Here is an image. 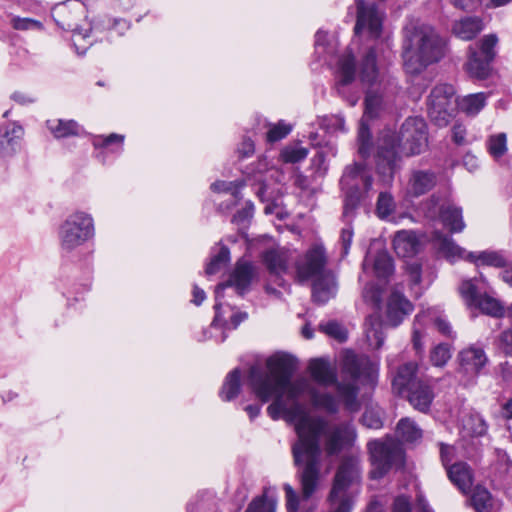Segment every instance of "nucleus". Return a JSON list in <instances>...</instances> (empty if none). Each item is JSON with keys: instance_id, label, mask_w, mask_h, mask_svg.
Listing matches in <instances>:
<instances>
[{"instance_id": "1", "label": "nucleus", "mask_w": 512, "mask_h": 512, "mask_svg": "<svg viewBox=\"0 0 512 512\" xmlns=\"http://www.w3.org/2000/svg\"><path fill=\"white\" fill-rule=\"evenodd\" d=\"M296 359L286 353H276L266 360L267 370L258 365L251 366L248 385L258 399L266 403L273 399L267 413L273 420L283 417L295 423L297 440L292 445V456L297 467L304 498H309L317 490L321 478V459L324 452L334 456L353 444L356 431L350 423H341L329 428L322 417H312L305 413L298 399L308 394L312 404L328 413L339 410L337 399L330 393H320L306 379L291 382L296 370Z\"/></svg>"}, {"instance_id": "2", "label": "nucleus", "mask_w": 512, "mask_h": 512, "mask_svg": "<svg viewBox=\"0 0 512 512\" xmlns=\"http://www.w3.org/2000/svg\"><path fill=\"white\" fill-rule=\"evenodd\" d=\"M312 378L321 385H335L338 399L343 403L345 409L350 412H357L360 407L358 400L359 388L355 381L363 379L367 382H374L377 372V363L371 361L366 355H357L353 351H346L343 354L342 371L349 375L353 382L338 381L336 370L323 359H314L309 364Z\"/></svg>"}, {"instance_id": "3", "label": "nucleus", "mask_w": 512, "mask_h": 512, "mask_svg": "<svg viewBox=\"0 0 512 512\" xmlns=\"http://www.w3.org/2000/svg\"><path fill=\"white\" fill-rule=\"evenodd\" d=\"M427 125L419 117L407 118L401 126L399 135L386 131L377 142L376 169L385 184H391L396 171L400 168L401 148L407 155H415L427 146Z\"/></svg>"}, {"instance_id": "4", "label": "nucleus", "mask_w": 512, "mask_h": 512, "mask_svg": "<svg viewBox=\"0 0 512 512\" xmlns=\"http://www.w3.org/2000/svg\"><path fill=\"white\" fill-rule=\"evenodd\" d=\"M402 58L407 74L419 75L445 55V41L425 23H411L404 28Z\"/></svg>"}, {"instance_id": "5", "label": "nucleus", "mask_w": 512, "mask_h": 512, "mask_svg": "<svg viewBox=\"0 0 512 512\" xmlns=\"http://www.w3.org/2000/svg\"><path fill=\"white\" fill-rule=\"evenodd\" d=\"M51 15L60 28L72 32V41L77 53L84 54L91 45L90 41H87V45H82V41L90 37L91 31L86 20L87 9L84 3L79 0L58 3L52 8Z\"/></svg>"}, {"instance_id": "6", "label": "nucleus", "mask_w": 512, "mask_h": 512, "mask_svg": "<svg viewBox=\"0 0 512 512\" xmlns=\"http://www.w3.org/2000/svg\"><path fill=\"white\" fill-rule=\"evenodd\" d=\"M373 178L367 165L355 162L346 166L340 180V185L345 193L343 217L350 222L354 212L372 188Z\"/></svg>"}, {"instance_id": "7", "label": "nucleus", "mask_w": 512, "mask_h": 512, "mask_svg": "<svg viewBox=\"0 0 512 512\" xmlns=\"http://www.w3.org/2000/svg\"><path fill=\"white\" fill-rule=\"evenodd\" d=\"M358 477L357 460L354 458L344 459L336 472L329 495L331 512H351L352 500L347 494V489Z\"/></svg>"}, {"instance_id": "8", "label": "nucleus", "mask_w": 512, "mask_h": 512, "mask_svg": "<svg viewBox=\"0 0 512 512\" xmlns=\"http://www.w3.org/2000/svg\"><path fill=\"white\" fill-rule=\"evenodd\" d=\"M94 233V221L91 215L77 211L69 215L60 226V246L63 250L72 251L90 240Z\"/></svg>"}, {"instance_id": "9", "label": "nucleus", "mask_w": 512, "mask_h": 512, "mask_svg": "<svg viewBox=\"0 0 512 512\" xmlns=\"http://www.w3.org/2000/svg\"><path fill=\"white\" fill-rule=\"evenodd\" d=\"M256 277V267L249 261L240 259L237 261L233 271L231 272L229 279L219 284L215 289V306L216 311L215 318L212 322V326L216 325L220 321V307L223 305L221 299L224 297V291L226 288H235L237 294L243 296L248 290Z\"/></svg>"}, {"instance_id": "10", "label": "nucleus", "mask_w": 512, "mask_h": 512, "mask_svg": "<svg viewBox=\"0 0 512 512\" xmlns=\"http://www.w3.org/2000/svg\"><path fill=\"white\" fill-rule=\"evenodd\" d=\"M378 79L379 71L376 63V53L371 48L363 57L360 65V80L363 84L369 86L365 97L364 119L377 117L382 109V96L372 89V86L378 82Z\"/></svg>"}, {"instance_id": "11", "label": "nucleus", "mask_w": 512, "mask_h": 512, "mask_svg": "<svg viewBox=\"0 0 512 512\" xmlns=\"http://www.w3.org/2000/svg\"><path fill=\"white\" fill-rule=\"evenodd\" d=\"M455 89L450 84H438L430 92L427 100L430 120L439 127L447 126L453 117Z\"/></svg>"}, {"instance_id": "12", "label": "nucleus", "mask_w": 512, "mask_h": 512, "mask_svg": "<svg viewBox=\"0 0 512 512\" xmlns=\"http://www.w3.org/2000/svg\"><path fill=\"white\" fill-rule=\"evenodd\" d=\"M373 469L370 474L373 479L382 478L393 464L402 462L403 451L399 444L392 439L386 441H371L368 443Z\"/></svg>"}, {"instance_id": "13", "label": "nucleus", "mask_w": 512, "mask_h": 512, "mask_svg": "<svg viewBox=\"0 0 512 512\" xmlns=\"http://www.w3.org/2000/svg\"><path fill=\"white\" fill-rule=\"evenodd\" d=\"M477 279L464 280L459 286V293L469 308L479 309L482 313L492 317H501L504 315V308L501 303L487 295L479 292L476 284Z\"/></svg>"}, {"instance_id": "14", "label": "nucleus", "mask_w": 512, "mask_h": 512, "mask_svg": "<svg viewBox=\"0 0 512 512\" xmlns=\"http://www.w3.org/2000/svg\"><path fill=\"white\" fill-rule=\"evenodd\" d=\"M327 255L321 245L311 247L296 263V275L299 282L317 278L328 272L325 267Z\"/></svg>"}, {"instance_id": "15", "label": "nucleus", "mask_w": 512, "mask_h": 512, "mask_svg": "<svg viewBox=\"0 0 512 512\" xmlns=\"http://www.w3.org/2000/svg\"><path fill=\"white\" fill-rule=\"evenodd\" d=\"M357 21L355 33L359 34L366 30L373 38L380 36L382 29L383 12L373 2L357 0Z\"/></svg>"}, {"instance_id": "16", "label": "nucleus", "mask_w": 512, "mask_h": 512, "mask_svg": "<svg viewBox=\"0 0 512 512\" xmlns=\"http://www.w3.org/2000/svg\"><path fill=\"white\" fill-rule=\"evenodd\" d=\"M438 175L431 169H411L405 186L408 199L419 198L432 191L438 183Z\"/></svg>"}, {"instance_id": "17", "label": "nucleus", "mask_w": 512, "mask_h": 512, "mask_svg": "<svg viewBox=\"0 0 512 512\" xmlns=\"http://www.w3.org/2000/svg\"><path fill=\"white\" fill-rule=\"evenodd\" d=\"M335 88L339 94L356 78V64L352 53L345 52L340 55L334 70Z\"/></svg>"}, {"instance_id": "18", "label": "nucleus", "mask_w": 512, "mask_h": 512, "mask_svg": "<svg viewBox=\"0 0 512 512\" xmlns=\"http://www.w3.org/2000/svg\"><path fill=\"white\" fill-rule=\"evenodd\" d=\"M418 365L414 362H407L401 365L392 379V389L399 396H404L416 385L420 379L417 377Z\"/></svg>"}, {"instance_id": "19", "label": "nucleus", "mask_w": 512, "mask_h": 512, "mask_svg": "<svg viewBox=\"0 0 512 512\" xmlns=\"http://www.w3.org/2000/svg\"><path fill=\"white\" fill-rule=\"evenodd\" d=\"M412 309L410 301L398 291H393L387 302L386 318L388 323L393 327L398 326L411 313Z\"/></svg>"}, {"instance_id": "20", "label": "nucleus", "mask_w": 512, "mask_h": 512, "mask_svg": "<svg viewBox=\"0 0 512 512\" xmlns=\"http://www.w3.org/2000/svg\"><path fill=\"white\" fill-rule=\"evenodd\" d=\"M336 276L331 271L316 278L312 286V297L318 304H325L337 293Z\"/></svg>"}, {"instance_id": "21", "label": "nucleus", "mask_w": 512, "mask_h": 512, "mask_svg": "<svg viewBox=\"0 0 512 512\" xmlns=\"http://www.w3.org/2000/svg\"><path fill=\"white\" fill-rule=\"evenodd\" d=\"M404 396L407 397L414 409L426 413L434 399V392L427 382L420 380Z\"/></svg>"}, {"instance_id": "22", "label": "nucleus", "mask_w": 512, "mask_h": 512, "mask_svg": "<svg viewBox=\"0 0 512 512\" xmlns=\"http://www.w3.org/2000/svg\"><path fill=\"white\" fill-rule=\"evenodd\" d=\"M487 356L482 348L471 346L459 353L461 369L472 375H477L487 363Z\"/></svg>"}, {"instance_id": "23", "label": "nucleus", "mask_w": 512, "mask_h": 512, "mask_svg": "<svg viewBox=\"0 0 512 512\" xmlns=\"http://www.w3.org/2000/svg\"><path fill=\"white\" fill-rule=\"evenodd\" d=\"M439 214L443 224L449 228L451 232H461L465 228L462 218V209L453 204L442 205L439 212L436 209H429L428 216L435 217Z\"/></svg>"}, {"instance_id": "24", "label": "nucleus", "mask_w": 512, "mask_h": 512, "mask_svg": "<svg viewBox=\"0 0 512 512\" xmlns=\"http://www.w3.org/2000/svg\"><path fill=\"white\" fill-rule=\"evenodd\" d=\"M393 248L399 257H412L420 248V242L413 231H398L393 239Z\"/></svg>"}, {"instance_id": "25", "label": "nucleus", "mask_w": 512, "mask_h": 512, "mask_svg": "<svg viewBox=\"0 0 512 512\" xmlns=\"http://www.w3.org/2000/svg\"><path fill=\"white\" fill-rule=\"evenodd\" d=\"M288 254L282 249H269L263 253L262 259L269 273L280 276L288 268Z\"/></svg>"}, {"instance_id": "26", "label": "nucleus", "mask_w": 512, "mask_h": 512, "mask_svg": "<svg viewBox=\"0 0 512 512\" xmlns=\"http://www.w3.org/2000/svg\"><path fill=\"white\" fill-rule=\"evenodd\" d=\"M491 60L480 56L477 49L469 47V58L466 63V70L470 76L477 79H486L491 72Z\"/></svg>"}, {"instance_id": "27", "label": "nucleus", "mask_w": 512, "mask_h": 512, "mask_svg": "<svg viewBox=\"0 0 512 512\" xmlns=\"http://www.w3.org/2000/svg\"><path fill=\"white\" fill-rule=\"evenodd\" d=\"M483 29L482 20L479 17H465L456 21L452 31L454 35L462 40H471Z\"/></svg>"}, {"instance_id": "28", "label": "nucleus", "mask_w": 512, "mask_h": 512, "mask_svg": "<svg viewBox=\"0 0 512 512\" xmlns=\"http://www.w3.org/2000/svg\"><path fill=\"white\" fill-rule=\"evenodd\" d=\"M447 475L450 481L462 492L468 491L472 486V473L470 467L464 462H457L449 466Z\"/></svg>"}, {"instance_id": "29", "label": "nucleus", "mask_w": 512, "mask_h": 512, "mask_svg": "<svg viewBox=\"0 0 512 512\" xmlns=\"http://www.w3.org/2000/svg\"><path fill=\"white\" fill-rule=\"evenodd\" d=\"M435 245L440 253L443 254L444 257L449 259L450 261H455L456 259H468V254L463 248L458 246L453 239L448 235H442L441 233H437L435 237Z\"/></svg>"}, {"instance_id": "30", "label": "nucleus", "mask_w": 512, "mask_h": 512, "mask_svg": "<svg viewBox=\"0 0 512 512\" xmlns=\"http://www.w3.org/2000/svg\"><path fill=\"white\" fill-rule=\"evenodd\" d=\"M488 425L478 413H470L462 418L461 434L463 438L481 437L486 434Z\"/></svg>"}, {"instance_id": "31", "label": "nucleus", "mask_w": 512, "mask_h": 512, "mask_svg": "<svg viewBox=\"0 0 512 512\" xmlns=\"http://www.w3.org/2000/svg\"><path fill=\"white\" fill-rule=\"evenodd\" d=\"M22 135V128L14 125L11 129H0V156L9 157L16 151L17 140Z\"/></svg>"}, {"instance_id": "32", "label": "nucleus", "mask_w": 512, "mask_h": 512, "mask_svg": "<svg viewBox=\"0 0 512 512\" xmlns=\"http://www.w3.org/2000/svg\"><path fill=\"white\" fill-rule=\"evenodd\" d=\"M48 129L55 138H65L69 136H76L80 133V126L74 120H48L46 122Z\"/></svg>"}, {"instance_id": "33", "label": "nucleus", "mask_w": 512, "mask_h": 512, "mask_svg": "<svg viewBox=\"0 0 512 512\" xmlns=\"http://www.w3.org/2000/svg\"><path fill=\"white\" fill-rule=\"evenodd\" d=\"M469 260L477 265H487L496 268H504L508 266V259L501 251H483L478 255L474 253L468 254Z\"/></svg>"}, {"instance_id": "34", "label": "nucleus", "mask_w": 512, "mask_h": 512, "mask_svg": "<svg viewBox=\"0 0 512 512\" xmlns=\"http://www.w3.org/2000/svg\"><path fill=\"white\" fill-rule=\"evenodd\" d=\"M487 96L485 93L469 94L457 101L459 109L468 116L477 115L486 105Z\"/></svg>"}, {"instance_id": "35", "label": "nucleus", "mask_w": 512, "mask_h": 512, "mask_svg": "<svg viewBox=\"0 0 512 512\" xmlns=\"http://www.w3.org/2000/svg\"><path fill=\"white\" fill-rule=\"evenodd\" d=\"M240 389L241 372L238 368H235L226 376L219 392L220 398L224 401H230L238 396Z\"/></svg>"}, {"instance_id": "36", "label": "nucleus", "mask_w": 512, "mask_h": 512, "mask_svg": "<svg viewBox=\"0 0 512 512\" xmlns=\"http://www.w3.org/2000/svg\"><path fill=\"white\" fill-rule=\"evenodd\" d=\"M398 437L403 442L413 443L422 438V430L410 418H402L396 428Z\"/></svg>"}, {"instance_id": "37", "label": "nucleus", "mask_w": 512, "mask_h": 512, "mask_svg": "<svg viewBox=\"0 0 512 512\" xmlns=\"http://www.w3.org/2000/svg\"><path fill=\"white\" fill-rule=\"evenodd\" d=\"M485 144L489 155L495 161H500L508 151L507 135L503 132L490 135Z\"/></svg>"}, {"instance_id": "38", "label": "nucleus", "mask_w": 512, "mask_h": 512, "mask_svg": "<svg viewBox=\"0 0 512 512\" xmlns=\"http://www.w3.org/2000/svg\"><path fill=\"white\" fill-rule=\"evenodd\" d=\"M366 337L370 346L375 349L382 347L384 343V334L382 332V325L378 316L370 315L366 319Z\"/></svg>"}, {"instance_id": "39", "label": "nucleus", "mask_w": 512, "mask_h": 512, "mask_svg": "<svg viewBox=\"0 0 512 512\" xmlns=\"http://www.w3.org/2000/svg\"><path fill=\"white\" fill-rule=\"evenodd\" d=\"M374 273L378 278H386L392 274L393 260L386 251H379L372 260Z\"/></svg>"}, {"instance_id": "40", "label": "nucleus", "mask_w": 512, "mask_h": 512, "mask_svg": "<svg viewBox=\"0 0 512 512\" xmlns=\"http://www.w3.org/2000/svg\"><path fill=\"white\" fill-rule=\"evenodd\" d=\"M427 316L423 314H418L415 316L413 323V334H412V344L418 355H422L424 353V331L423 328L426 324Z\"/></svg>"}, {"instance_id": "41", "label": "nucleus", "mask_w": 512, "mask_h": 512, "mask_svg": "<svg viewBox=\"0 0 512 512\" xmlns=\"http://www.w3.org/2000/svg\"><path fill=\"white\" fill-rule=\"evenodd\" d=\"M307 155L308 149L298 143L286 145L280 153L281 160L291 164L303 161Z\"/></svg>"}, {"instance_id": "42", "label": "nucleus", "mask_w": 512, "mask_h": 512, "mask_svg": "<svg viewBox=\"0 0 512 512\" xmlns=\"http://www.w3.org/2000/svg\"><path fill=\"white\" fill-rule=\"evenodd\" d=\"M471 503L477 512H491L492 497L490 492L482 487H476L471 497Z\"/></svg>"}, {"instance_id": "43", "label": "nucleus", "mask_w": 512, "mask_h": 512, "mask_svg": "<svg viewBox=\"0 0 512 512\" xmlns=\"http://www.w3.org/2000/svg\"><path fill=\"white\" fill-rule=\"evenodd\" d=\"M230 261V251L226 246H221L218 253L213 255L207 264L205 273L213 275L218 273Z\"/></svg>"}, {"instance_id": "44", "label": "nucleus", "mask_w": 512, "mask_h": 512, "mask_svg": "<svg viewBox=\"0 0 512 512\" xmlns=\"http://www.w3.org/2000/svg\"><path fill=\"white\" fill-rule=\"evenodd\" d=\"M124 135L111 133L108 136L97 135L93 138V146L96 149L109 148L111 145L117 144L118 147L112 151L121 152L123 150Z\"/></svg>"}, {"instance_id": "45", "label": "nucleus", "mask_w": 512, "mask_h": 512, "mask_svg": "<svg viewBox=\"0 0 512 512\" xmlns=\"http://www.w3.org/2000/svg\"><path fill=\"white\" fill-rule=\"evenodd\" d=\"M451 358V349L448 344L440 343L430 352V361L433 366L443 367Z\"/></svg>"}, {"instance_id": "46", "label": "nucleus", "mask_w": 512, "mask_h": 512, "mask_svg": "<svg viewBox=\"0 0 512 512\" xmlns=\"http://www.w3.org/2000/svg\"><path fill=\"white\" fill-rule=\"evenodd\" d=\"M394 210L395 202L393 197L387 192H381L376 204V213L378 217L381 219H386L393 213Z\"/></svg>"}, {"instance_id": "47", "label": "nucleus", "mask_w": 512, "mask_h": 512, "mask_svg": "<svg viewBox=\"0 0 512 512\" xmlns=\"http://www.w3.org/2000/svg\"><path fill=\"white\" fill-rule=\"evenodd\" d=\"M370 150L371 134L368 126L364 122V118H362L358 132V153L362 158H367L370 155Z\"/></svg>"}, {"instance_id": "48", "label": "nucleus", "mask_w": 512, "mask_h": 512, "mask_svg": "<svg viewBox=\"0 0 512 512\" xmlns=\"http://www.w3.org/2000/svg\"><path fill=\"white\" fill-rule=\"evenodd\" d=\"M498 38L495 34L485 35L479 42L478 52L480 56L493 61L496 56Z\"/></svg>"}, {"instance_id": "49", "label": "nucleus", "mask_w": 512, "mask_h": 512, "mask_svg": "<svg viewBox=\"0 0 512 512\" xmlns=\"http://www.w3.org/2000/svg\"><path fill=\"white\" fill-rule=\"evenodd\" d=\"M276 501L273 498L261 496L255 498L248 506L246 512H275Z\"/></svg>"}, {"instance_id": "50", "label": "nucleus", "mask_w": 512, "mask_h": 512, "mask_svg": "<svg viewBox=\"0 0 512 512\" xmlns=\"http://www.w3.org/2000/svg\"><path fill=\"white\" fill-rule=\"evenodd\" d=\"M244 186L243 182L233 181H216L211 184V189L214 192H230L235 200L240 198V189Z\"/></svg>"}, {"instance_id": "51", "label": "nucleus", "mask_w": 512, "mask_h": 512, "mask_svg": "<svg viewBox=\"0 0 512 512\" xmlns=\"http://www.w3.org/2000/svg\"><path fill=\"white\" fill-rule=\"evenodd\" d=\"M10 24L15 30L21 31L43 29L42 22L33 18H21L18 16H13L10 20Z\"/></svg>"}, {"instance_id": "52", "label": "nucleus", "mask_w": 512, "mask_h": 512, "mask_svg": "<svg viewBox=\"0 0 512 512\" xmlns=\"http://www.w3.org/2000/svg\"><path fill=\"white\" fill-rule=\"evenodd\" d=\"M321 331L325 334L343 342L347 339V333L345 329L336 321H329L327 323H321L319 325Z\"/></svg>"}, {"instance_id": "53", "label": "nucleus", "mask_w": 512, "mask_h": 512, "mask_svg": "<svg viewBox=\"0 0 512 512\" xmlns=\"http://www.w3.org/2000/svg\"><path fill=\"white\" fill-rule=\"evenodd\" d=\"M292 128L290 125L285 124L284 122H279L271 126V128L267 132V140L269 142H276L283 138H285L290 132Z\"/></svg>"}, {"instance_id": "54", "label": "nucleus", "mask_w": 512, "mask_h": 512, "mask_svg": "<svg viewBox=\"0 0 512 512\" xmlns=\"http://www.w3.org/2000/svg\"><path fill=\"white\" fill-rule=\"evenodd\" d=\"M363 298L366 302L371 303L376 309L380 308L381 290L373 285L368 284L363 290Z\"/></svg>"}, {"instance_id": "55", "label": "nucleus", "mask_w": 512, "mask_h": 512, "mask_svg": "<svg viewBox=\"0 0 512 512\" xmlns=\"http://www.w3.org/2000/svg\"><path fill=\"white\" fill-rule=\"evenodd\" d=\"M362 423L366 427L372 429H380L383 426L380 416L372 410H367L364 412L362 416Z\"/></svg>"}, {"instance_id": "56", "label": "nucleus", "mask_w": 512, "mask_h": 512, "mask_svg": "<svg viewBox=\"0 0 512 512\" xmlns=\"http://www.w3.org/2000/svg\"><path fill=\"white\" fill-rule=\"evenodd\" d=\"M284 491L286 494V507L288 512H296L298 510V496L291 485L285 484Z\"/></svg>"}, {"instance_id": "57", "label": "nucleus", "mask_w": 512, "mask_h": 512, "mask_svg": "<svg viewBox=\"0 0 512 512\" xmlns=\"http://www.w3.org/2000/svg\"><path fill=\"white\" fill-rule=\"evenodd\" d=\"M452 140L456 145L462 146L466 145L468 141L466 140L467 130L464 125L461 123H455L452 127Z\"/></svg>"}, {"instance_id": "58", "label": "nucleus", "mask_w": 512, "mask_h": 512, "mask_svg": "<svg viewBox=\"0 0 512 512\" xmlns=\"http://www.w3.org/2000/svg\"><path fill=\"white\" fill-rule=\"evenodd\" d=\"M353 239V230L351 226L344 227L341 230L340 243L342 246V256H346L349 253V249Z\"/></svg>"}, {"instance_id": "59", "label": "nucleus", "mask_w": 512, "mask_h": 512, "mask_svg": "<svg viewBox=\"0 0 512 512\" xmlns=\"http://www.w3.org/2000/svg\"><path fill=\"white\" fill-rule=\"evenodd\" d=\"M406 271L412 284L418 285L421 282V264L414 261L406 264Z\"/></svg>"}, {"instance_id": "60", "label": "nucleus", "mask_w": 512, "mask_h": 512, "mask_svg": "<svg viewBox=\"0 0 512 512\" xmlns=\"http://www.w3.org/2000/svg\"><path fill=\"white\" fill-rule=\"evenodd\" d=\"M455 456V449L453 446L446 445L441 443L440 444V458L442 461L443 466L446 468V470L449 468V464L453 460Z\"/></svg>"}, {"instance_id": "61", "label": "nucleus", "mask_w": 512, "mask_h": 512, "mask_svg": "<svg viewBox=\"0 0 512 512\" xmlns=\"http://www.w3.org/2000/svg\"><path fill=\"white\" fill-rule=\"evenodd\" d=\"M392 512H411V502L408 497L401 495L394 499Z\"/></svg>"}, {"instance_id": "62", "label": "nucleus", "mask_w": 512, "mask_h": 512, "mask_svg": "<svg viewBox=\"0 0 512 512\" xmlns=\"http://www.w3.org/2000/svg\"><path fill=\"white\" fill-rule=\"evenodd\" d=\"M500 345L507 355L512 356V329L506 330L501 334Z\"/></svg>"}, {"instance_id": "63", "label": "nucleus", "mask_w": 512, "mask_h": 512, "mask_svg": "<svg viewBox=\"0 0 512 512\" xmlns=\"http://www.w3.org/2000/svg\"><path fill=\"white\" fill-rule=\"evenodd\" d=\"M435 325L441 334L449 338H454L453 330L449 322L442 318H437Z\"/></svg>"}, {"instance_id": "64", "label": "nucleus", "mask_w": 512, "mask_h": 512, "mask_svg": "<svg viewBox=\"0 0 512 512\" xmlns=\"http://www.w3.org/2000/svg\"><path fill=\"white\" fill-rule=\"evenodd\" d=\"M450 3L457 9L460 10H471L475 8L479 0H449Z\"/></svg>"}]
</instances>
